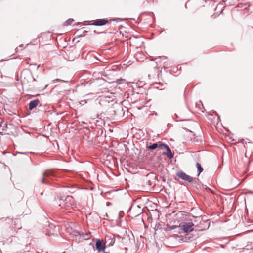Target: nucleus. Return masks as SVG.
<instances>
[{
	"label": "nucleus",
	"instance_id": "nucleus-1",
	"mask_svg": "<svg viewBox=\"0 0 253 253\" xmlns=\"http://www.w3.org/2000/svg\"><path fill=\"white\" fill-rule=\"evenodd\" d=\"M74 199L71 196H67L64 200L60 199L59 206L65 210L73 208L74 206Z\"/></svg>",
	"mask_w": 253,
	"mask_h": 253
},
{
	"label": "nucleus",
	"instance_id": "nucleus-2",
	"mask_svg": "<svg viewBox=\"0 0 253 253\" xmlns=\"http://www.w3.org/2000/svg\"><path fill=\"white\" fill-rule=\"evenodd\" d=\"M21 78L23 82L27 83L35 80L32 76L31 70L28 69H25L22 70L21 73Z\"/></svg>",
	"mask_w": 253,
	"mask_h": 253
},
{
	"label": "nucleus",
	"instance_id": "nucleus-3",
	"mask_svg": "<svg viewBox=\"0 0 253 253\" xmlns=\"http://www.w3.org/2000/svg\"><path fill=\"white\" fill-rule=\"evenodd\" d=\"M193 226L194 224L191 222H183L180 224L179 227L184 232H188L193 231Z\"/></svg>",
	"mask_w": 253,
	"mask_h": 253
},
{
	"label": "nucleus",
	"instance_id": "nucleus-4",
	"mask_svg": "<svg viewBox=\"0 0 253 253\" xmlns=\"http://www.w3.org/2000/svg\"><path fill=\"white\" fill-rule=\"evenodd\" d=\"M176 175L180 178L184 180L186 182L191 183L193 182V178L187 174L182 170L178 171L176 172Z\"/></svg>",
	"mask_w": 253,
	"mask_h": 253
},
{
	"label": "nucleus",
	"instance_id": "nucleus-5",
	"mask_svg": "<svg viewBox=\"0 0 253 253\" xmlns=\"http://www.w3.org/2000/svg\"><path fill=\"white\" fill-rule=\"evenodd\" d=\"M55 174L53 171L52 170H46L43 173V178L41 180V183L42 184H47L48 182L46 180V178L50 177H55Z\"/></svg>",
	"mask_w": 253,
	"mask_h": 253
},
{
	"label": "nucleus",
	"instance_id": "nucleus-6",
	"mask_svg": "<svg viewBox=\"0 0 253 253\" xmlns=\"http://www.w3.org/2000/svg\"><path fill=\"white\" fill-rule=\"evenodd\" d=\"M156 60L157 64L163 65L164 68H167L169 66V63L168 60V58L165 56H160L156 58Z\"/></svg>",
	"mask_w": 253,
	"mask_h": 253
},
{
	"label": "nucleus",
	"instance_id": "nucleus-7",
	"mask_svg": "<svg viewBox=\"0 0 253 253\" xmlns=\"http://www.w3.org/2000/svg\"><path fill=\"white\" fill-rule=\"evenodd\" d=\"M115 242V238L114 235L109 234L105 236V244L108 246H112L114 245Z\"/></svg>",
	"mask_w": 253,
	"mask_h": 253
},
{
	"label": "nucleus",
	"instance_id": "nucleus-8",
	"mask_svg": "<svg viewBox=\"0 0 253 253\" xmlns=\"http://www.w3.org/2000/svg\"><path fill=\"white\" fill-rule=\"evenodd\" d=\"M159 147L161 149H166L167 150L166 155L168 158L170 159L173 158V155L172 154L171 151L168 145L163 143H160Z\"/></svg>",
	"mask_w": 253,
	"mask_h": 253
},
{
	"label": "nucleus",
	"instance_id": "nucleus-9",
	"mask_svg": "<svg viewBox=\"0 0 253 253\" xmlns=\"http://www.w3.org/2000/svg\"><path fill=\"white\" fill-rule=\"evenodd\" d=\"M96 249L99 252H104L105 250L106 245L103 244L102 241L98 239L96 242Z\"/></svg>",
	"mask_w": 253,
	"mask_h": 253
},
{
	"label": "nucleus",
	"instance_id": "nucleus-10",
	"mask_svg": "<svg viewBox=\"0 0 253 253\" xmlns=\"http://www.w3.org/2000/svg\"><path fill=\"white\" fill-rule=\"evenodd\" d=\"M108 22V21L106 19H99L93 21L92 25L95 26H103L105 25Z\"/></svg>",
	"mask_w": 253,
	"mask_h": 253
},
{
	"label": "nucleus",
	"instance_id": "nucleus-11",
	"mask_svg": "<svg viewBox=\"0 0 253 253\" xmlns=\"http://www.w3.org/2000/svg\"><path fill=\"white\" fill-rule=\"evenodd\" d=\"M40 103V100L38 99H36L30 101L29 103V109L32 110L34 108L37 107Z\"/></svg>",
	"mask_w": 253,
	"mask_h": 253
},
{
	"label": "nucleus",
	"instance_id": "nucleus-12",
	"mask_svg": "<svg viewBox=\"0 0 253 253\" xmlns=\"http://www.w3.org/2000/svg\"><path fill=\"white\" fill-rule=\"evenodd\" d=\"M137 208L138 209V211L137 212V213H135L134 210V208H132V206L130 207L127 212H129V211H132V215L134 216V217H137L141 213H142V211H141V208L139 206H137Z\"/></svg>",
	"mask_w": 253,
	"mask_h": 253
},
{
	"label": "nucleus",
	"instance_id": "nucleus-13",
	"mask_svg": "<svg viewBox=\"0 0 253 253\" xmlns=\"http://www.w3.org/2000/svg\"><path fill=\"white\" fill-rule=\"evenodd\" d=\"M74 235L75 236H77V235H82L83 236V237L84 238V239H87L89 238V234H88L87 233L84 234L82 232H80L78 231H74Z\"/></svg>",
	"mask_w": 253,
	"mask_h": 253
},
{
	"label": "nucleus",
	"instance_id": "nucleus-14",
	"mask_svg": "<svg viewBox=\"0 0 253 253\" xmlns=\"http://www.w3.org/2000/svg\"><path fill=\"white\" fill-rule=\"evenodd\" d=\"M174 116L175 117V119H179V121H186V122H190L191 121L190 119H185L186 117L185 116H178L177 114H175ZM176 121H178V120H177Z\"/></svg>",
	"mask_w": 253,
	"mask_h": 253
},
{
	"label": "nucleus",
	"instance_id": "nucleus-15",
	"mask_svg": "<svg viewBox=\"0 0 253 253\" xmlns=\"http://www.w3.org/2000/svg\"><path fill=\"white\" fill-rule=\"evenodd\" d=\"M159 144H158L157 143H155L152 144V145H150L148 146V148L150 150H154L156 149L157 148L159 147Z\"/></svg>",
	"mask_w": 253,
	"mask_h": 253
},
{
	"label": "nucleus",
	"instance_id": "nucleus-16",
	"mask_svg": "<svg viewBox=\"0 0 253 253\" xmlns=\"http://www.w3.org/2000/svg\"><path fill=\"white\" fill-rule=\"evenodd\" d=\"M196 167L197 168V170L198 172V175H199L200 174V173H201L203 171V168L201 167V164L198 162L196 163Z\"/></svg>",
	"mask_w": 253,
	"mask_h": 253
},
{
	"label": "nucleus",
	"instance_id": "nucleus-17",
	"mask_svg": "<svg viewBox=\"0 0 253 253\" xmlns=\"http://www.w3.org/2000/svg\"><path fill=\"white\" fill-rule=\"evenodd\" d=\"M74 21V20L73 19H69L65 22L64 25H65V26L71 25Z\"/></svg>",
	"mask_w": 253,
	"mask_h": 253
},
{
	"label": "nucleus",
	"instance_id": "nucleus-18",
	"mask_svg": "<svg viewBox=\"0 0 253 253\" xmlns=\"http://www.w3.org/2000/svg\"><path fill=\"white\" fill-rule=\"evenodd\" d=\"M191 183H192L193 185L194 186H196L197 185H198V183L197 181H196V180L194 179L193 180V182H191Z\"/></svg>",
	"mask_w": 253,
	"mask_h": 253
},
{
	"label": "nucleus",
	"instance_id": "nucleus-19",
	"mask_svg": "<svg viewBox=\"0 0 253 253\" xmlns=\"http://www.w3.org/2000/svg\"><path fill=\"white\" fill-rule=\"evenodd\" d=\"M123 81H125V80L124 79H118L116 81V83H117L118 84H121L122 82Z\"/></svg>",
	"mask_w": 253,
	"mask_h": 253
},
{
	"label": "nucleus",
	"instance_id": "nucleus-20",
	"mask_svg": "<svg viewBox=\"0 0 253 253\" xmlns=\"http://www.w3.org/2000/svg\"><path fill=\"white\" fill-rule=\"evenodd\" d=\"M57 81H62V82H65V81H64V80H60V79H56L55 80H53V82L54 83Z\"/></svg>",
	"mask_w": 253,
	"mask_h": 253
},
{
	"label": "nucleus",
	"instance_id": "nucleus-21",
	"mask_svg": "<svg viewBox=\"0 0 253 253\" xmlns=\"http://www.w3.org/2000/svg\"><path fill=\"white\" fill-rule=\"evenodd\" d=\"M18 239L17 237H16V236H13L12 237V239H11V242L13 241H16V240Z\"/></svg>",
	"mask_w": 253,
	"mask_h": 253
},
{
	"label": "nucleus",
	"instance_id": "nucleus-22",
	"mask_svg": "<svg viewBox=\"0 0 253 253\" xmlns=\"http://www.w3.org/2000/svg\"><path fill=\"white\" fill-rule=\"evenodd\" d=\"M112 20L121 21L122 20L120 18H117V19H112Z\"/></svg>",
	"mask_w": 253,
	"mask_h": 253
},
{
	"label": "nucleus",
	"instance_id": "nucleus-23",
	"mask_svg": "<svg viewBox=\"0 0 253 253\" xmlns=\"http://www.w3.org/2000/svg\"><path fill=\"white\" fill-rule=\"evenodd\" d=\"M182 126H188V127L189 126L188 125H186V124H183Z\"/></svg>",
	"mask_w": 253,
	"mask_h": 253
},
{
	"label": "nucleus",
	"instance_id": "nucleus-24",
	"mask_svg": "<svg viewBox=\"0 0 253 253\" xmlns=\"http://www.w3.org/2000/svg\"><path fill=\"white\" fill-rule=\"evenodd\" d=\"M249 193L253 194V191H249Z\"/></svg>",
	"mask_w": 253,
	"mask_h": 253
},
{
	"label": "nucleus",
	"instance_id": "nucleus-25",
	"mask_svg": "<svg viewBox=\"0 0 253 253\" xmlns=\"http://www.w3.org/2000/svg\"><path fill=\"white\" fill-rule=\"evenodd\" d=\"M184 128L185 130H186V131H190V130H188V129H187V128ZM190 132H191V131H190Z\"/></svg>",
	"mask_w": 253,
	"mask_h": 253
},
{
	"label": "nucleus",
	"instance_id": "nucleus-26",
	"mask_svg": "<svg viewBox=\"0 0 253 253\" xmlns=\"http://www.w3.org/2000/svg\"><path fill=\"white\" fill-rule=\"evenodd\" d=\"M74 192V191H72V190H71V191H69V192H70V193H73Z\"/></svg>",
	"mask_w": 253,
	"mask_h": 253
},
{
	"label": "nucleus",
	"instance_id": "nucleus-27",
	"mask_svg": "<svg viewBox=\"0 0 253 253\" xmlns=\"http://www.w3.org/2000/svg\"><path fill=\"white\" fill-rule=\"evenodd\" d=\"M40 195H41V196H42V195H43V192H41V193H40Z\"/></svg>",
	"mask_w": 253,
	"mask_h": 253
},
{
	"label": "nucleus",
	"instance_id": "nucleus-28",
	"mask_svg": "<svg viewBox=\"0 0 253 253\" xmlns=\"http://www.w3.org/2000/svg\"><path fill=\"white\" fill-rule=\"evenodd\" d=\"M67 188H70V187H67ZM71 189H72H72H73V188H71Z\"/></svg>",
	"mask_w": 253,
	"mask_h": 253
}]
</instances>
